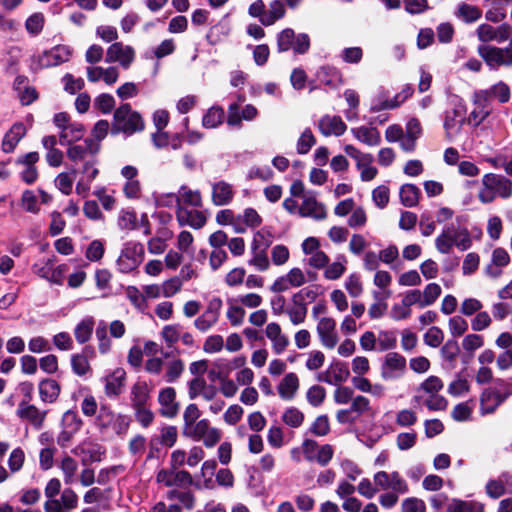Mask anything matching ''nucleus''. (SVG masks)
Instances as JSON below:
<instances>
[{
	"mask_svg": "<svg viewBox=\"0 0 512 512\" xmlns=\"http://www.w3.org/2000/svg\"><path fill=\"white\" fill-rule=\"evenodd\" d=\"M373 481L379 491H386L379 496L380 505L386 509L397 504L399 495L409 492L407 481L397 471H379L374 474Z\"/></svg>",
	"mask_w": 512,
	"mask_h": 512,
	"instance_id": "1",
	"label": "nucleus"
},
{
	"mask_svg": "<svg viewBox=\"0 0 512 512\" xmlns=\"http://www.w3.org/2000/svg\"><path fill=\"white\" fill-rule=\"evenodd\" d=\"M512 196V181L504 175L486 173L481 179L478 200L482 204H490L496 198L509 199Z\"/></svg>",
	"mask_w": 512,
	"mask_h": 512,
	"instance_id": "2",
	"label": "nucleus"
},
{
	"mask_svg": "<svg viewBox=\"0 0 512 512\" xmlns=\"http://www.w3.org/2000/svg\"><path fill=\"white\" fill-rule=\"evenodd\" d=\"M443 388L442 380L437 376H429L416 389L413 401L418 405H424L429 410L440 411L447 406V400L439 394Z\"/></svg>",
	"mask_w": 512,
	"mask_h": 512,
	"instance_id": "3",
	"label": "nucleus"
},
{
	"mask_svg": "<svg viewBox=\"0 0 512 512\" xmlns=\"http://www.w3.org/2000/svg\"><path fill=\"white\" fill-rule=\"evenodd\" d=\"M472 245L470 233L467 228L449 224L443 227L435 239V247L441 254L451 252L453 246L460 251L468 250Z\"/></svg>",
	"mask_w": 512,
	"mask_h": 512,
	"instance_id": "4",
	"label": "nucleus"
},
{
	"mask_svg": "<svg viewBox=\"0 0 512 512\" xmlns=\"http://www.w3.org/2000/svg\"><path fill=\"white\" fill-rule=\"evenodd\" d=\"M72 55V49L66 45H57L40 54L33 55L30 58V69L34 72L39 70L58 66L67 62Z\"/></svg>",
	"mask_w": 512,
	"mask_h": 512,
	"instance_id": "5",
	"label": "nucleus"
},
{
	"mask_svg": "<svg viewBox=\"0 0 512 512\" xmlns=\"http://www.w3.org/2000/svg\"><path fill=\"white\" fill-rule=\"evenodd\" d=\"M248 14L257 18L263 26H272L285 16L286 9L281 0L271 1L268 10L263 0H256L249 5Z\"/></svg>",
	"mask_w": 512,
	"mask_h": 512,
	"instance_id": "6",
	"label": "nucleus"
},
{
	"mask_svg": "<svg viewBox=\"0 0 512 512\" xmlns=\"http://www.w3.org/2000/svg\"><path fill=\"white\" fill-rule=\"evenodd\" d=\"M144 129L141 115L133 111L128 103L122 104L114 112L113 131L133 134Z\"/></svg>",
	"mask_w": 512,
	"mask_h": 512,
	"instance_id": "7",
	"label": "nucleus"
},
{
	"mask_svg": "<svg viewBox=\"0 0 512 512\" xmlns=\"http://www.w3.org/2000/svg\"><path fill=\"white\" fill-rule=\"evenodd\" d=\"M478 54L491 69H498L501 66H512V39L505 48L491 45H480Z\"/></svg>",
	"mask_w": 512,
	"mask_h": 512,
	"instance_id": "8",
	"label": "nucleus"
},
{
	"mask_svg": "<svg viewBox=\"0 0 512 512\" xmlns=\"http://www.w3.org/2000/svg\"><path fill=\"white\" fill-rule=\"evenodd\" d=\"M144 247L138 242H127L117 259V268L121 273H129L135 270L142 262Z\"/></svg>",
	"mask_w": 512,
	"mask_h": 512,
	"instance_id": "9",
	"label": "nucleus"
},
{
	"mask_svg": "<svg viewBox=\"0 0 512 512\" xmlns=\"http://www.w3.org/2000/svg\"><path fill=\"white\" fill-rule=\"evenodd\" d=\"M344 151L349 157L355 160L356 168L360 172L362 181H372L377 176L378 170L373 165L374 157L372 154L364 153L353 145H346Z\"/></svg>",
	"mask_w": 512,
	"mask_h": 512,
	"instance_id": "10",
	"label": "nucleus"
},
{
	"mask_svg": "<svg viewBox=\"0 0 512 512\" xmlns=\"http://www.w3.org/2000/svg\"><path fill=\"white\" fill-rule=\"evenodd\" d=\"M406 358L397 352H389L381 364V377L385 381L400 379L406 372Z\"/></svg>",
	"mask_w": 512,
	"mask_h": 512,
	"instance_id": "11",
	"label": "nucleus"
},
{
	"mask_svg": "<svg viewBox=\"0 0 512 512\" xmlns=\"http://www.w3.org/2000/svg\"><path fill=\"white\" fill-rule=\"evenodd\" d=\"M223 302L219 297H213L204 312L194 320V327L202 333L209 331L219 321Z\"/></svg>",
	"mask_w": 512,
	"mask_h": 512,
	"instance_id": "12",
	"label": "nucleus"
},
{
	"mask_svg": "<svg viewBox=\"0 0 512 512\" xmlns=\"http://www.w3.org/2000/svg\"><path fill=\"white\" fill-rule=\"evenodd\" d=\"M465 114L466 107L461 100L457 101L452 109L446 111L444 129L449 139H454L461 132L462 125L466 121Z\"/></svg>",
	"mask_w": 512,
	"mask_h": 512,
	"instance_id": "13",
	"label": "nucleus"
},
{
	"mask_svg": "<svg viewBox=\"0 0 512 512\" xmlns=\"http://www.w3.org/2000/svg\"><path fill=\"white\" fill-rule=\"evenodd\" d=\"M489 100V91L474 92L472 97L474 108L467 118V123L469 125L477 127L489 116V114L491 113Z\"/></svg>",
	"mask_w": 512,
	"mask_h": 512,
	"instance_id": "14",
	"label": "nucleus"
},
{
	"mask_svg": "<svg viewBox=\"0 0 512 512\" xmlns=\"http://www.w3.org/2000/svg\"><path fill=\"white\" fill-rule=\"evenodd\" d=\"M98 174L97 160H87L80 170V176L75 185L76 194L82 198H87L92 183L97 178Z\"/></svg>",
	"mask_w": 512,
	"mask_h": 512,
	"instance_id": "15",
	"label": "nucleus"
},
{
	"mask_svg": "<svg viewBox=\"0 0 512 512\" xmlns=\"http://www.w3.org/2000/svg\"><path fill=\"white\" fill-rule=\"evenodd\" d=\"M156 481L166 487L177 486L186 488L193 484V478L188 471L173 469H161L156 475Z\"/></svg>",
	"mask_w": 512,
	"mask_h": 512,
	"instance_id": "16",
	"label": "nucleus"
},
{
	"mask_svg": "<svg viewBox=\"0 0 512 512\" xmlns=\"http://www.w3.org/2000/svg\"><path fill=\"white\" fill-rule=\"evenodd\" d=\"M135 59V50L122 42H114L106 51L105 61L107 63L118 62L124 69L130 67Z\"/></svg>",
	"mask_w": 512,
	"mask_h": 512,
	"instance_id": "17",
	"label": "nucleus"
},
{
	"mask_svg": "<svg viewBox=\"0 0 512 512\" xmlns=\"http://www.w3.org/2000/svg\"><path fill=\"white\" fill-rule=\"evenodd\" d=\"M298 214L301 217H308L317 221L324 220L327 217L325 205L316 199L313 192L303 194V200L298 209Z\"/></svg>",
	"mask_w": 512,
	"mask_h": 512,
	"instance_id": "18",
	"label": "nucleus"
},
{
	"mask_svg": "<svg viewBox=\"0 0 512 512\" xmlns=\"http://www.w3.org/2000/svg\"><path fill=\"white\" fill-rule=\"evenodd\" d=\"M306 276L300 268H292L283 276L278 277L271 285V291L281 293L291 288H297L306 283Z\"/></svg>",
	"mask_w": 512,
	"mask_h": 512,
	"instance_id": "19",
	"label": "nucleus"
},
{
	"mask_svg": "<svg viewBox=\"0 0 512 512\" xmlns=\"http://www.w3.org/2000/svg\"><path fill=\"white\" fill-rule=\"evenodd\" d=\"M316 331L321 344L325 348L333 349L337 345L339 338L336 331V322L333 318H319Z\"/></svg>",
	"mask_w": 512,
	"mask_h": 512,
	"instance_id": "20",
	"label": "nucleus"
},
{
	"mask_svg": "<svg viewBox=\"0 0 512 512\" xmlns=\"http://www.w3.org/2000/svg\"><path fill=\"white\" fill-rule=\"evenodd\" d=\"M100 150V144L92 139H87L81 144L70 146L67 150L68 158L73 162L84 163L87 160H96L95 155Z\"/></svg>",
	"mask_w": 512,
	"mask_h": 512,
	"instance_id": "21",
	"label": "nucleus"
},
{
	"mask_svg": "<svg viewBox=\"0 0 512 512\" xmlns=\"http://www.w3.org/2000/svg\"><path fill=\"white\" fill-rule=\"evenodd\" d=\"M176 219L180 226H190L193 229L202 228L207 221L203 211L198 210V208L188 209L187 207L176 209Z\"/></svg>",
	"mask_w": 512,
	"mask_h": 512,
	"instance_id": "22",
	"label": "nucleus"
},
{
	"mask_svg": "<svg viewBox=\"0 0 512 512\" xmlns=\"http://www.w3.org/2000/svg\"><path fill=\"white\" fill-rule=\"evenodd\" d=\"M495 344L504 351L496 358V365L499 370L505 371L512 367V335L509 332L501 333Z\"/></svg>",
	"mask_w": 512,
	"mask_h": 512,
	"instance_id": "23",
	"label": "nucleus"
},
{
	"mask_svg": "<svg viewBox=\"0 0 512 512\" xmlns=\"http://www.w3.org/2000/svg\"><path fill=\"white\" fill-rule=\"evenodd\" d=\"M158 402L162 416L173 418L178 414L179 404L176 401V391L173 387L162 388L158 394Z\"/></svg>",
	"mask_w": 512,
	"mask_h": 512,
	"instance_id": "24",
	"label": "nucleus"
},
{
	"mask_svg": "<svg viewBox=\"0 0 512 512\" xmlns=\"http://www.w3.org/2000/svg\"><path fill=\"white\" fill-rule=\"evenodd\" d=\"M265 336L270 340L272 350L276 355L282 354L289 345L288 337L282 332L280 325L270 322L264 329Z\"/></svg>",
	"mask_w": 512,
	"mask_h": 512,
	"instance_id": "25",
	"label": "nucleus"
},
{
	"mask_svg": "<svg viewBox=\"0 0 512 512\" xmlns=\"http://www.w3.org/2000/svg\"><path fill=\"white\" fill-rule=\"evenodd\" d=\"M318 129L326 137L331 135L338 137L345 133L347 125L340 116L324 115L318 121Z\"/></svg>",
	"mask_w": 512,
	"mask_h": 512,
	"instance_id": "26",
	"label": "nucleus"
},
{
	"mask_svg": "<svg viewBox=\"0 0 512 512\" xmlns=\"http://www.w3.org/2000/svg\"><path fill=\"white\" fill-rule=\"evenodd\" d=\"M126 379V372L122 368H116L103 378L105 394L109 398H115L122 393Z\"/></svg>",
	"mask_w": 512,
	"mask_h": 512,
	"instance_id": "27",
	"label": "nucleus"
},
{
	"mask_svg": "<svg viewBox=\"0 0 512 512\" xmlns=\"http://www.w3.org/2000/svg\"><path fill=\"white\" fill-rule=\"evenodd\" d=\"M16 413L19 418L29 421L36 429L42 428L46 417L45 411L39 410L35 405L27 401L19 403Z\"/></svg>",
	"mask_w": 512,
	"mask_h": 512,
	"instance_id": "28",
	"label": "nucleus"
},
{
	"mask_svg": "<svg viewBox=\"0 0 512 512\" xmlns=\"http://www.w3.org/2000/svg\"><path fill=\"white\" fill-rule=\"evenodd\" d=\"M234 195L235 189L230 183L221 180L212 184L211 200L215 206L230 204Z\"/></svg>",
	"mask_w": 512,
	"mask_h": 512,
	"instance_id": "29",
	"label": "nucleus"
},
{
	"mask_svg": "<svg viewBox=\"0 0 512 512\" xmlns=\"http://www.w3.org/2000/svg\"><path fill=\"white\" fill-rule=\"evenodd\" d=\"M300 382L294 372L287 373L277 386L278 395L283 400H292L297 394Z\"/></svg>",
	"mask_w": 512,
	"mask_h": 512,
	"instance_id": "30",
	"label": "nucleus"
},
{
	"mask_svg": "<svg viewBox=\"0 0 512 512\" xmlns=\"http://www.w3.org/2000/svg\"><path fill=\"white\" fill-rule=\"evenodd\" d=\"M352 135L361 143L375 147L381 143V135L377 128L371 126H359L351 129Z\"/></svg>",
	"mask_w": 512,
	"mask_h": 512,
	"instance_id": "31",
	"label": "nucleus"
},
{
	"mask_svg": "<svg viewBox=\"0 0 512 512\" xmlns=\"http://www.w3.org/2000/svg\"><path fill=\"white\" fill-rule=\"evenodd\" d=\"M178 207L201 208L203 201L199 190H193L187 185H181L178 189Z\"/></svg>",
	"mask_w": 512,
	"mask_h": 512,
	"instance_id": "32",
	"label": "nucleus"
},
{
	"mask_svg": "<svg viewBox=\"0 0 512 512\" xmlns=\"http://www.w3.org/2000/svg\"><path fill=\"white\" fill-rule=\"evenodd\" d=\"M150 398V387L145 380L138 379L131 387L130 400L133 408L146 406Z\"/></svg>",
	"mask_w": 512,
	"mask_h": 512,
	"instance_id": "33",
	"label": "nucleus"
},
{
	"mask_svg": "<svg viewBox=\"0 0 512 512\" xmlns=\"http://www.w3.org/2000/svg\"><path fill=\"white\" fill-rule=\"evenodd\" d=\"M503 398L500 397V394L494 389V387H489L485 389L481 395L480 399V409L482 414H488L494 412L498 406L503 403Z\"/></svg>",
	"mask_w": 512,
	"mask_h": 512,
	"instance_id": "34",
	"label": "nucleus"
},
{
	"mask_svg": "<svg viewBox=\"0 0 512 512\" xmlns=\"http://www.w3.org/2000/svg\"><path fill=\"white\" fill-rule=\"evenodd\" d=\"M25 134V126L22 123H15L4 136L2 150L5 153L12 152Z\"/></svg>",
	"mask_w": 512,
	"mask_h": 512,
	"instance_id": "35",
	"label": "nucleus"
},
{
	"mask_svg": "<svg viewBox=\"0 0 512 512\" xmlns=\"http://www.w3.org/2000/svg\"><path fill=\"white\" fill-rule=\"evenodd\" d=\"M511 476L507 472L501 473L498 478L490 479L486 486V494L492 499H498L506 493V485L510 482Z\"/></svg>",
	"mask_w": 512,
	"mask_h": 512,
	"instance_id": "36",
	"label": "nucleus"
},
{
	"mask_svg": "<svg viewBox=\"0 0 512 512\" xmlns=\"http://www.w3.org/2000/svg\"><path fill=\"white\" fill-rule=\"evenodd\" d=\"M217 463L215 460H207L201 467V478L197 479L193 484L198 489H213L215 486L213 476L215 474Z\"/></svg>",
	"mask_w": 512,
	"mask_h": 512,
	"instance_id": "37",
	"label": "nucleus"
},
{
	"mask_svg": "<svg viewBox=\"0 0 512 512\" xmlns=\"http://www.w3.org/2000/svg\"><path fill=\"white\" fill-rule=\"evenodd\" d=\"M89 354H93V350L85 347L82 353L73 354L71 356L72 371L78 376H84L90 372Z\"/></svg>",
	"mask_w": 512,
	"mask_h": 512,
	"instance_id": "38",
	"label": "nucleus"
},
{
	"mask_svg": "<svg viewBox=\"0 0 512 512\" xmlns=\"http://www.w3.org/2000/svg\"><path fill=\"white\" fill-rule=\"evenodd\" d=\"M454 15L465 23H474L481 18L482 11L475 5L462 2L457 5Z\"/></svg>",
	"mask_w": 512,
	"mask_h": 512,
	"instance_id": "39",
	"label": "nucleus"
},
{
	"mask_svg": "<svg viewBox=\"0 0 512 512\" xmlns=\"http://www.w3.org/2000/svg\"><path fill=\"white\" fill-rule=\"evenodd\" d=\"M292 303L289 305L285 313L288 315L290 322L297 326L305 322L307 316V305L305 302H301L292 296Z\"/></svg>",
	"mask_w": 512,
	"mask_h": 512,
	"instance_id": "40",
	"label": "nucleus"
},
{
	"mask_svg": "<svg viewBox=\"0 0 512 512\" xmlns=\"http://www.w3.org/2000/svg\"><path fill=\"white\" fill-rule=\"evenodd\" d=\"M60 394L59 383L51 378L44 379L39 383V395L43 402L53 403Z\"/></svg>",
	"mask_w": 512,
	"mask_h": 512,
	"instance_id": "41",
	"label": "nucleus"
},
{
	"mask_svg": "<svg viewBox=\"0 0 512 512\" xmlns=\"http://www.w3.org/2000/svg\"><path fill=\"white\" fill-rule=\"evenodd\" d=\"M226 318L233 327L241 326L244 323L246 311L236 298L227 300Z\"/></svg>",
	"mask_w": 512,
	"mask_h": 512,
	"instance_id": "42",
	"label": "nucleus"
},
{
	"mask_svg": "<svg viewBox=\"0 0 512 512\" xmlns=\"http://www.w3.org/2000/svg\"><path fill=\"white\" fill-rule=\"evenodd\" d=\"M349 377V370L343 363H335L331 365L326 372V377L320 376V381L327 382L329 384H338L345 382Z\"/></svg>",
	"mask_w": 512,
	"mask_h": 512,
	"instance_id": "43",
	"label": "nucleus"
},
{
	"mask_svg": "<svg viewBox=\"0 0 512 512\" xmlns=\"http://www.w3.org/2000/svg\"><path fill=\"white\" fill-rule=\"evenodd\" d=\"M84 135V127L81 123L72 122L60 132L59 142L61 145H68L80 140Z\"/></svg>",
	"mask_w": 512,
	"mask_h": 512,
	"instance_id": "44",
	"label": "nucleus"
},
{
	"mask_svg": "<svg viewBox=\"0 0 512 512\" xmlns=\"http://www.w3.org/2000/svg\"><path fill=\"white\" fill-rule=\"evenodd\" d=\"M399 196L405 207H414L419 202L420 189L414 184H404L400 188Z\"/></svg>",
	"mask_w": 512,
	"mask_h": 512,
	"instance_id": "45",
	"label": "nucleus"
},
{
	"mask_svg": "<svg viewBox=\"0 0 512 512\" xmlns=\"http://www.w3.org/2000/svg\"><path fill=\"white\" fill-rule=\"evenodd\" d=\"M76 170L70 172H61L54 179L55 187L65 196H69L73 191Z\"/></svg>",
	"mask_w": 512,
	"mask_h": 512,
	"instance_id": "46",
	"label": "nucleus"
},
{
	"mask_svg": "<svg viewBox=\"0 0 512 512\" xmlns=\"http://www.w3.org/2000/svg\"><path fill=\"white\" fill-rule=\"evenodd\" d=\"M413 94V88L410 85H406L401 92H399L394 99L385 101L380 105L374 104L371 107L372 111H380L383 109H393L398 107L401 103L411 97Z\"/></svg>",
	"mask_w": 512,
	"mask_h": 512,
	"instance_id": "47",
	"label": "nucleus"
},
{
	"mask_svg": "<svg viewBox=\"0 0 512 512\" xmlns=\"http://www.w3.org/2000/svg\"><path fill=\"white\" fill-rule=\"evenodd\" d=\"M94 324L95 322L92 317H86L76 325L74 335L78 343L84 344L90 339Z\"/></svg>",
	"mask_w": 512,
	"mask_h": 512,
	"instance_id": "48",
	"label": "nucleus"
},
{
	"mask_svg": "<svg viewBox=\"0 0 512 512\" xmlns=\"http://www.w3.org/2000/svg\"><path fill=\"white\" fill-rule=\"evenodd\" d=\"M448 512H484V506L475 501L452 499L447 507Z\"/></svg>",
	"mask_w": 512,
	"mask_h": 512,
	"instance_id": "49",
	"label": "nucleus"
},
{
	"mask_svg": "<svg viewBox=\"0 0 512 512\" xmlns=\"http://www.w3.org/2000/svg\"><path fill=\"white\" fill-rule=\"evenodd\" d=\"M125 295L139 312H144L147 309L148 303L145 300V295H143L142 290L138 289L136 286H127L125 288Z\"/></svg>",
	"mask_w": 512,
	"mask_h": 512,
	"instance_id": "50",
	"label": "nucleus"
},
{
	"mask_svg": "<svg viewBox=\"0 0 512 512\" xmlns=\"http://www.w3.org/2000/svg\"><path fill=\"white\" fill-rule=\"evenodd\" d=\"M60 469L63 472L64 482L71 485L76 481V473L78 470V463L70 456H65L60 463Z\"/></svg>",
	"mask_w": 512,
	"mask_h": 512,
	"instance_id": "51",
	"label": "nucleus"
},
{
	"mask_svg": "<svg viewBox=\"0 0 512 512\" xmlns=\"http://www.w3.org/2000/svg\"><path fill=\"white\" fill-rule=\"evenodd\" d=\"M346 258L343 255L337 257L336 261L327 264L324 268V277L328 280L339 279L346 271Z\"/></svg>",
	"mask_w": 512,
	"mask_h": 512,
	"instance_id": "52",
	"label": "nucleus"
},
{
	"mask_svg": "<svg viewBox=\"0 0 512 512\" xmlns=\"http://www.w3.org/2000/svg\"><path fill=\"white\" fill-rule=\"evenodd\" d=\"M317 79L326 86H336L340 81V73L334 67L324 66L317 72Z\"/></svg>",
	"mask_w": 512,
	"mask_h": 512,
	"instance_id": "53",
	"label": "nucleus"
},
{
	"mask_svg": "<svg viewBox=\"0 0 512 512\" xmlns=\"http://www.w3.org/2000/svg\"><path fill=\"white\" fill-rule=\"evenodd\" d=\"M210 427L207 419H201L188 427H184L183 433L195 441H200Z\"/></svg>",
	"mask_w": 512,
	"mask_h": 512,
	"instance_id": "54",
	"label": "nucleus"
},
{
	"mask_svg": "<svg viewBox=\"0 0 512 512\" xmlns=\"http://www.w3.org/2000/svg\"><path fill=\"white\" fill-rule=\"evenodd\" d=\"M295 43V32L291 28H285L277 35V49L279 52L293 50Z\"/></svg>",
	"mask_w": 512,
	"mask_h": 512,
	"instance_id": "55",
	"label": "nucleus"
},
{
	"mask_svg": "<svg viewBox=\"0 0 512 512\" xmlns=\"http://www.w3.org/2000/svg\"><path fill=\"white\" fill-rule=\"evenodd\" d=\"M223 119L224 110L220 107H211L203 116L202 124L205 128H216Z\"/></svg>",
	"mask_w": 512,
	"mask_h": 512,
	"instance_id": "56",
	"label": "nucleus"
},
{
	"mask_svg": "<svg viewBox=\"0 0 512 512\" xmlns=\"http://www.w3.org/2000/svg\"><path fill=\"white\" fill-rule=\"evenodd\" d=\"M316 139L310 128H306L297 140L296 149L298 154H307L315 145Z\"/></svg>",
	"mask_w": 512,
	"mask_h": 512,
	"instance_id": "57",
	"label": "nucleus"
},
{
	"mask_svg": "<svg viewBox=\"0 0 512 512\" xmlns=\"http://www.w3.org/2000/svg\"><path fill=\"white\" fill-rule=\"evenodd\" d=\"M44 23H45V17L42 13H40V12L33 13L32 15H30L27 18V20L25 22L26 31L31 36H37L42 32Z\"/></svg>",
	"mask_w": 512,
	"mask_h": 512,
	"instance_id": "58",
	"label": "nucleus"
},
{
	"mask_svg": "<svg viewBox=\"0 0 512 512\" xmlns=\"http://www.w3.org/2000/svg\"><path fill=\"white\" fill-rule=\"evenodd\" d=\"M184 371V363L180 359H173L166 364L165 380L168 383L177 381Z\"/></svg>",
	"mask_w": 512,
	"mask_h": 512,
	"instance_id": "59",
	"label": "nucleus"
},
{
	"mask_svg": "<svg viewBox=\"0 0 512 512\" xmlns=\"http://www.w3.org/2000/svg\"><path fill=\"white\" fill-rule=\"evenodd\" d=\"M282 420L286 425L298 428L304 421V414L298 408L290 407L284 411Z\"/></svg>",
	"mask_w": 512,
	"mask_h": 512,
	"instance_id": "60",
	"label": "nucleus"
},
{
	"mask_svg": "<svg viewBox=\"0 0 512 512\" xmlns=\"http://www.w3.org/2000/svg\"><path fill=\"white\" fill-rule=\"evenodd\" d=\"M218 380L220 383L218 391H220L224 397L232 398L236 395L238 391L237 384L232 379L228 378L227 373H219Z\"/></svg>",
	"mask_w": 512,
	"mask_h": 512,
	"instance_id": "61",
	"label": "nucleus"
},
{
	"mask_svg": "<svg viewBox=\"0 0 512 512\" xmlns=\"http://www.w3.org/2000/svg\"><path fill=\"white\" fill-rule=\"evenodd\" d=\"M345 289L351 297L357 298L363 292L361 277L357 273L350 274L344 283Z\"/></svg>",
	"mask_w": 512,
	"mask_h": 512,
	"instance_id": "62",
	"label": "nucleus"
},
{
	"mask_svg": "<svg viewBox=\"0 0 512 512\" xmlns=\"http://www.w3.org/2000/svg\"><path fill=\"white\" fill-rule=\"evenodd\" d=\"M160 286L162 296L165 298H170L181 290L183 282L180 277L174 276L164 281L162 284H160Z\"/></svg>",
	"mask_w": 512,
	"mask_h": 512,
	"instance_id": "63",
	"label": "nucleus"
},
{
	"mask_svg": "<svg viewBox=\"0 0 512 512\" xmlns=\"http://www.w3.org/2000/svg\"><path fill=\"white\" fill-rule=\"evenodd\" d=\"M306 263L314 269H324L329 263V256L322 250L318 249L307 255Z\"/></svg>",
	"mask_w": 512,
	"mask_h": 512,
	"instance_id": "64",
	"label": "nucleus"
}]
</instances>
